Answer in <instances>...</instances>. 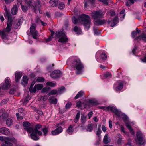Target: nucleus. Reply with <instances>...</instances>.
Returning a JSON list of instances; mask_svg holds the SVG:
<instances>
[{
	"mask_svg": "<svg viewBox=\"0 0 146 146\" xmlns=\"http://www.w3.org/2000/svg\"><path fill=\"white\" fill-rule=\"evenodd\" d=\"M22 76V72H15V80L16 82H17L19 81Z\"/></svg>",
	"mask_w": 146,
	"mask_h": 146,
	"instance_id": "393cba45",
	"label": "nucleus"
},
{
	"mask_svg": "<svg viewBox=\"0 0 146 146\" xmlns=\"http://www.w3.org/2000/svg\"><path fill=\"white\" fill-rule=\"evenodd\" d=\"M106 21L105 20H97L94 22V24L95 25L98 26L101 25L106 23Z\"/></svg>",
	"mask_w": 146,
	"mask_h": 146,
	"instance_id": "b1692460",
	"label": "nucleus"
},
{
	"mask_svg": "<svg viewBox=\"0 0 146 146\" xmlns=\"http://www.w3.org/2000/svg\"><path fill=\"white\" fill-rule=\"evenodd\" d=\"M74 31L76 32L77 34H79L81 32V29L78 28L77 26H75L73 29Z\"/></svg>",
	"mask_w": 146,
	"mask_h": 146,
	"instance_id": "c9c22d12",
	"label": "nucleus"
},
{
	"mask_svg": "<svg viewBox=\"0 0 146 146\" xmlns=\"http://www.w3.org/2000/svg\"><path fill=\"white\" fill-rule=\"evenodd\" d=\"M25 1V2L26 3V4L27 5V6L28 7L30 6L31 5H32V2L30 1H29V2L28 1V0H24Z\"/></svg>",
	"mask_w": 146,
	"mask_h": 146,
	"instance_id": "0e129e2a",
	"label": "nucleus"
},
{
	"mask_svg": "<svg viewBox=\"0 0 146 146\" xmlns=\"http://www.w3.org/2000/svg\"><path fill=\"white\" fill-rule=\"evenodd\" d=\"M41 127L42 126L41 125L37 124L35 126V128L33 127V129L36 131V134L34 136L36 137H36H38L37 138V139H33V140L35 141L37 140L39 138L38 136L42 135V132L41 131H39L38 130V129H40Z\"/></svg>",
	"mask_w": 146,
	"mask_h": 146,
	"instance_id": "f8f14e48",
	"label": "nucleus"
},
{
	"mask_svg": "<svg viewBox=\"0 0 146 146\" xmlns=\"http://www.w3.org/2000/svg\"><path fill=\"white\" fill-rule=\"evenodd\" d=\"M111 76V74L109 72H107L104 75V77L106 78H110Z\"/></svg>",
	"mask_w": 146,
	"mask_h": 146,
	"instance_id": "49530a36",
	"label": "nucleus"
},
{
	"mask_svg": "<svg viewBox=\"0 0 146 146\" xmlns=\"http://www.w3.org/2000/svg\"><path fill=\"white\" fill-rule=\"evenodd\" d=\"M49 102L51 104H55L57 103V99L54 97H50L49 99Z\"/></svg>",
	"mask_w": 146,
	"mask_h": 146,
	"instance_id": "bb28decb",
	"label": "nucleus"
},
{
	"mask_svg": "<svg viewBox=\"0 0 146 146\" xmlns=\"http://www.w3.org/2000/svg\"><path fill=\"white\" fill-rule=\"evenodd\" d=\"M9 80V78L7 77L5 79V83L1 84V86L3 90H7L10 87L11 85Z\"/></svg>",
	"mask_w": 146,
	"mask_h": 146,
	"instance_id": "ddd939ff",
	"label": "nucleus"
},
{
	"mask_svg": "<svg viewBox=\"0 0 146 146\" xmlns=\"http://www.w3.org/2000/svg\"><path fill=\"white\" fill-rule=\"evenodd\" d=\"M84 93V92L82 91H81L78 93L77 95L74 98L75 99H78L79 97H81L83 95Z\"/></svg>",
	"mask_w": 146,
	"mask_h": 146,
	"instance_id": "58836bf2",
	"label": "nucleus"
},
{
	"mask_svg": "<svg viewBox=\"0 0 146 146\" xmlns=\"http://www.w3.org/2000/svg\"><path fill=\"white\" fill-rule=\"evenodd\" d=\"M36 81L39 82H44V78L42 77H38L36 79Z\"/></svg>",
	"mask_w": 146,
	"mask_h": 146,
	"instance_id": "8fccbe9b",
	"label": "nucleus"
},
{
	"mask_svg": "<svg viewBox=\"0 0 146 146\" xmlns=\"http://www.w3.org/2000/svg\"><path fill=\"white\" fill-rule=\"evenodd\" d=\"M65 6L64 4L63 3L61 2L59 3L58 7L60 10H62L64 8Z\"/></svg>",
	"mask_w": 146,
	"mask_h": 146,
	"instance_id": "a18cd8bd",
	"label": "nucleus"
},
{
	"mask_svg": "<svg viewBox=\"0 0 146 146\" xmlns=\"http://www.w3.org/2000/svg\"><path fill=\"white\" fill-rule=\"evenodd\" d=\"M109 111L110 110L111 111L114 112L117 116H120L121 111L117 110L116 108L114 106H108Z\"/></svg>",
	"mask_w": 146,
	"mask_h": 146,
	"instance_id": "f3484780",
	"label": "nucleus"
},
{
	"mask_svg": "<svg viewBox=\"0 0 146 146\" xmlns=\"http://www.w3.org/2000/svg\"><path fill=\"white\" fill-rule=\"evenodd\" d=\"M24 19L23 18H21L20 19H18L17 21V23L16 25L17 26L16 27V28H17L19 26L21 25L23 23Z\"/></svg>",
	"mask_w": 146,
	"mask_h": 146,
	"instance_id": "ea45409f",
	"label": "nucleus"
},
{
	"mask_svg": "<svg viewBox=\"0 0 146 146\" xmlns=\"http://www.w3.org/2000/svg\"><path fill=\"white\" fill-rule=\"evenodd\" d=\"M93 31L94 34L96 35L99 34L100 33L98 31L96 27H94L93 28Z\"/></svg>",
	"mask_w": 146,
	"mask_h": 146,
	"instance_id": "13d9d810",
	"label": "nucleus"
},
{
	"mask_svg": "<svg viewBox=\"0 0 146 146\" xmlns=\"http://www.w3.org/2000/svg\"><path fill=\"white\" fill-rule=\"evenodd\" d=\"M62 73L59 70H56L53 71L50 74V76L52 78H55L61 76Z\"/></svg>",
	"mask_w": 146,
	"mask_h": 146,
	"instance_id": "2eb2a0df",
	"label": "nucleus"
},
{
	"mask_svg": "<svg viewBox=\"0 0 146 146\" xmlns=\"http://www.w3.org/2000/svg\"><path fill=\"white\" fill-rule=\"evenodd\" d=\"M72 105V104L70 102H68L65 106V108L66 110H68L71 107Z\"/></svg>",
	"mask_w": 146,
	"mask_h": 146,
	"instance_id": "5fc2aeb1",
	"label": "nucleus"
},
{
	"mask_svg": "<svg viewBox=\"0 0 146 146\" xmlns=\"http://www.w3.org/2000/svg\"><path fill=\"white\" fill-rule=\"evenodd\" d=\"M28 82V77L25 76H24L22 79L21 83L22 85L25 86L27 85Z\"/></svg>",
	"mask_w": 146,
	"mask_h": 146,
	"instance_id": "5701e85b",
	"label": "nucleus"
},
{
	"mask_svg": "<svg viewBox=\"0 0 146 146\" xmlns=\"http://www.w3.org/2000/svg\"><path fill=\"white\" fill-rule=\"evenodd\" d=\"M23 126L25 127L24 129L28 133H30V136L32 139H37V137H35L34 136L36 134V130L33 129L32 127H29L30 126V123L28 122H24L23 123Z\"/></svg>",
	"mask_w": 146,
	"mask_h": 146,
	"instance_id": "7ed1b4c3",
	"label": "nucleus"
},
{
	"mask_svg": "<svg viewBox=\"0 0 146 146\" xmlns=\"http://www.w3.org/2000/svg\"><path fill=\"white\" fill-rule=\"evenodd\" d=\"M59 0H50L49 3L53 7H55L57 5L58 2Z\"/></svg>",
	"mask_w": 146,
	"mask_h": 146,
	"instance_id": "cd10ccee",
	"label": "nucleus"
},
{
	"mask_svg": "<svg viewBox=\"0 0 146 146\" xmlns=\"http://www.w3.org/2000/svg\"><path fill=\"white\" fill-rule=\"evenodd\" d=\"M29 96L28 95L26 98L25 99L24 101V103L25 104H26L28 102L29 100H30V98H29Z\"/></svg>",
	"mask_w": 146,
	"mask_h": 146,
	"instance_id": "052dcab7",
	"label": "nucleus"
},
{
	"mask_svg": "<svg viewBox=\"0 0 146 146\" xmlns=\"http://www.w3.org/2000/svg\"><path fill=\"white\" fill-rule=\"evenodd\" d=\"M103 141L104 144H107L111 141V139L109 137L108 134H106L103 139Z\"/></svg>",
	"mask_w": 146,
	"mask_h": 146,
	"instance_id": "a878e982",
	"label": "nucleus"
},
{
	"mask_svg": "<svg viewBox=\"0 0 146 146\" xmlns=\"http://www.w3.org/2000/svg\"><path fill=\"white\" fill-rule=\"evenodd\" d=\"M104 15L103 12L101 10H99L93 12L92 13L91 16L94 19H97L103 17Z\"/></svg>",
	"mask_w": 146,
	"mask_h": 146,
	"instance_id": "1a4fd4ad",
	"label": "nucleus"
},
{
	"mask_svg": "<svg viewBox=\"0 0 146 146\" xmlns=\"http://www.w3.org/2000/svg\"><path fill=\"white\" fill-rule=\"evenodd\" d=\"M86 104L85 102H84L82 103L80 101H79L77 103L76 106L79 108L84 109L86 107Z\"/></svg>",
	"mask_w": 146,
	"mask_h": 146,
	"instance_id": "4be33fe9",
	"label": "nucleus"
},
{
	"mask_svg": "<svg viewBox=\"0 0 146 146\" xmlns=\"http://www.w3.org/2000/svg\"><path fill=\"white\" fill-rule=\"evenodd\" d=\"M84 93V92L82 91H81L78 93L77 95L74 98L75 99H78L79 97H81L83 95Z\"/></svg>",
	"mask_w": 146,
	"mask_h": 146,
	"instance_id": "4c0bfd02",
	"label": "nucleus"
},
{
	"mask_svg": "<svg viewBox=\"0 0 146 146\" xmlns=\"http://www.w3.org/2000/svg\"><path fill=\"white\" fill-rule=\"evenodd\" d=\"M101 132V131L100 129H98L96 135H97L98 137H100V133Z\"/></svg>",
	"mask_w": 146,
	"mask_h": 146,
	"instance_id": "774afa93",
	"label": "nucleus"
},
{
	"mask_svg": "<svg viewBox=\"0 0 146 146\" xmlns=\"http://www.w3.org/2000/svg\"><path fill=\"white\" fill-rule=\"evenodd\" d=\"M136 31H133L131 34L133 38H134L136 35L137 34H139L140 32V30H139L137 28L136 29Z\"/></svg>",
	"mask_w": 146,
	"mask_h": 146,
	"instance_id": "f704fd0d",
	"label": "nucleus"
},
{
	"mask_svg": "<svg viewBox=\"0 0 146 146\" xmlns=\"http://www.w3.org/2000/svg\"><path fill=\"white\" fill-rule=\"evenodd\" d=\"M74 125H71L69 126L66 131V132L68 134L72 135L74 131Z\"/></svg>",
	"mask_w": 146,
	"mask_h": 146,
	"instance_id": "412c9836",
	"label": "nucleus"
},
{
	"mask_svg": "<svg viewBox=\"0 0 146 146\" xmlns=\"http://www.w3.org/2000/svg\"><path fill=\"white\" fill-rule=\"evenodd\" d=\"M18 111L20 113L21 115H24V113H23V108H19L18 109Z\"/></svg>",
	"mask_w": 146,
	"mask_h": 146,
	"instance_id": "680f3d73",
	"label": "nucleus"
},
{
	"mask_svg": "<svg viewBox=\"0 0 146 146\" xmlns=\"http://www.w3.org/2000/svg\"><path fill=\"white\" fill-rule=\"evenodd\" d=\"M5 143H3L1 146H12L13 144L6 139L5 140Z\"/></svg>",
	"mask_w": 146,
	"mask_h": 146,
	"instance_id": "2f4dec72",
	"label": "nucleus"
},
{
	"mask_svg": "<svg viewBox=\"0 0 146 146\" xmlns=\"http://www.w3.org/2000/svg\"><path fill=\"white\" fill-rule=\"evenodd\" d=\"M79 20L80 23L83 24L85 28L88 30L90 27L91 23V20L88 15L83 14L79 18Z\"/></svg>",
	"mask_w": 146,
	"mask_h": 146,
	"instance_id": "f03ea898",
	"label": "nucleus"
},
{
	"mask_svg": "<svg viewBox=\"0 0 146 146\" xmlns=\"http://www.w3.org/2000/svg\"><path fill=\"white\" fill-rule=\"evenodd\" d=\"M58 93V92L57 90H52L49 93L48 95L49 96H50L52 95H55L57 93Z\"/></svg>",
	"mask_w": 146,
	"mask_h": 146,
	"instance_id": "3c124183",
	"label": "nucleus"
},
{
	"mask_svg": "<svg viewBox=\"0 0 146 146\" xmlns=\"http://www.w3.org/2000/svg\"><path fill=\"white\" fill-rule=\"evenodd\" d=\"M86 117L84 115H82L81 117V122L83 123H84L86 121Z\"/></svg>",
	"mask_w": 146,
	"mask_h": 146,
	"instance_id": "6e6d98bb",
	"label": "nucleus"
},
{
	"mask_svg": "<svg viewBox=\"0 0 146 146\" xmlns=\"http://www.w3.org/2000/svg\"><path fill=\"white\" fill-rule=\"evenodd\" d=\"M118 18L117 16H116L113 20L111 26V27H113L118 23Z\"/></svg>",
	"mask_w": 146,
	"mask_h": 146,
	"instance_id": "7c9ffc66",
	"label": "nucleus"
},
{
	"mask_svg": "<svg viewBox=\"0 0 146 146\" xmlns=\"http://www.w3.org/2000/svg\"><path fill=\"white\" fill-rule=\"evenodd\" d=\"M46 84L47 85L50 86L52 87H54L56 85V84L54 83L50 82H47L46 83Z\"/></svg>",
	"mask_w": 146,
	"mask_h": 146,
	"instance_id": "603ef678",
	"label": "nucleus"
},
{
	"mask_svg": "<svg viewBox=\"0 0 146 146\" xmlns=\"http://www.w3.org/2000/svg\"><path fill=\"white\" fill-rule=\"evenodd\" d=\"M4 8L5 13L4 15L5 18L8 19V21H12L11 16L9 10H8L5 7Z\"/></svg>",
	"mask_w": 146,
	"mask_h": 146,
	"instance_id": "dca6fc26",
	"label": "nucleus"
},
{
	"mask_svg": "<svg viewBox=\"0 0 146 146\" xmlns=\"http://www.w3.org/2000/svg\"><path fill=\"white\" fill-rule=\"evenodd\" d=\"M141 39L144 41L146 42V34H142L137 38V39Z\"/></svg>",
	"mask_w": 146,
	"mask_h": 146,
	"instance_id": "473e14b6",
	"label": "nucleus"
},
{
	"mask_svg": "<svg viewBox=\"0 0 146 146\" xmlns=\"http://www.w3.org/2000/svg\"><path fill=\"white\" fill-rule=\"evenodd\" d=\"M100 1L102 2L103 4L106 5H108V2L109 0H99Z\"/></svg>",
	"mask_w": 146,
	"mask_h": 146,
	"instance_id": "e2e57ef3",
	"label": "nucleus"
},
{
	"mask_svg": "<svg viewBox=\"0 0 146 146\" xmlns=\"http://www.w3.org/2000/svg\"><path fill=\"white\" fill-rule=\"evenodd\" d=\"M69 59L72 60H74L72 67L75 68L76 73L79 74L81 73L84 69V66L80 59L77 58L75 56L71 57Z\"/></svg>",
	"mask_w": 146,
	"mask_h": 146,
	"instance_id": "f257e3e1",
	"label": "nucleus"
},
{
	"mask_svg": "<svg viewBox=\"0 0 146 146\" xmlns=\"http://www.w3.org/2000/svg\"><path fill=\"white\" fill-rule=\"evenodd\" d=\"M40 20H41L40 18L38 16L36 17L35 19V22L38 23H40Z\"/></svg>",
	"mask_w": 146,
	"mask_h": 146,
	"instance_id": "338daca9",
	"label": "nucleus"
},
{
	"mask_svg": "<svg viewBox=\"0 0 146 146\" xmlns=\"http://www.w3.org/2000/svg\"><path fill=\"white\" fill-rule=\"evenodd\" d=\"M109 108H110V107H108V106L106 107L105 106H103L99 107L100 108L105 111H109Z\"/></svg>",
	"mask_w": 146,
	"mask_h": 146,
	"instance_id": "4d7b16f0",
	"label": "nucleus"
},
{
	"mask_svg": "<svg viewBox=\"0 0 146 146\" xmlns=\"http://www.w3.org/2000/svg\"><path fill=\"white\" fill-rule=\"evenodd\" d=\"M40 2L37 1L36 2L35 6H33L32 7V10L36 13H42V12L40 9Z\"/></svg>",
	"mask_w": 146,
	"mask_h": 146,
	"instance_id": "9b49d317",
	"label": "nucleus"
},
{
	"mask_svg": "<svg viewBox=\"0 0 146 146\" xmlns=\"http://www.w3.org/2000/svg\"><path fill=\"white\" fill-rule=\"evenodd\" d=\"M100 54V52L98 51L97 52L96 55V57L97 61L100 62H102V61L105 60L107 58V56L104 53H103L101 55V57L99 59L98 58Z\"/></svg>",
	"mask_w": 146,
	"mask_h": 146,
	"instance_id": "4468645a",
	"label": "nucleus"
},
{
	"mask_svg": "<svg viewBox=\"0 0 146 146\" xmlns=\"http://www.w3.org/2000/svg\"><path fill=\"white\" fill-rule=\"evenodd\" d=\"M136 137L135 141L137 144L141 145L144 144L145 141L144 135L141 131H139L137 132Z\"/></svg>",
	"mask_w": 146,
	"mask_h": 146,
	"instance_id": "0eeeda50",
	"label": "nucleus"
},
{
	"mask_svg": "<svg viewBox=\"0 0 146 146\" xmlns=\"http://www.w3.org/2000/svg\"><path fill=\"white\" fill-rule=\"evenodd\" d=\"M124 81H119L116 83V84L117 86L115 88V90L117 91H119L121 90L123 88V84Z\"/></svg>",
	"mask_w": 146,
	"mask_h": 146,
	"instance_id": "6ab92c4d",
	"label": "nucleus"
},
{
	"mask_svg": "<svg viewBox=\"0 0 146 146\" xmlns=\"http://www.w3.org/2000/svg\"><path fill=\"white\" fill-rule=\"evenodd\" d=\"M42 130L43 132V135L44 136H46L48 132V129L46 128H43L42 129Z\"/></svg>",
	"mask_w": 146,
	"mask_h": 146,
	"instance_id": "de8ad7c7",
	"label": "nucleus"
},
{
	"mask_svg": "<svg viewBox=\"0 0 146 146\" xmlns=\"http://www.w3.org/2000/svg\"><path fill=\"white\" fill-rule=\"evenodd\" d=\"M86 129L87 131L91 132L93 129V125L92 124L88 125Z\"/></svg>",
	"mask_w": 146,
	"mask_h": 146,
	"instance_id": "a19ab883",
	"label": "nucleus"
},
{
	"mask_svg": "<svg viewBox=\"0 0 146 146\" xmlns=\"http://www.w3.org/2000/svg\"><path fill=\"white\" fill-rule=\"evenodd\" d=\"M21 5V7L23 11L24 12H25L28 10V8L26 6H24L20 3Z\"/></svg>",
	"mask_w": 146,
	"mask_h": 146,
	"instance_id": "09e8293b",
	"label": "nucleus"
},
{
	"mask_svg": "<svg viewBox=\"0 0 146 146\" xmlns=\"http://www.w3.org/2000/svg\"><path fill=\"white\" fill-rule=\"evenodd\" d=\"M49 88L47 87L44 88L42 90L41 92L42 93H47L49 90Z\"/></svg>",
	"mask_w": 146,
	"mask_h": 146,
	"instance_id": "864d4df0",
	"label": "nucleus"
},
{
	"mask_svg": "<svg viewBox=\"0 0 146 146\" xmlns=\"http://www.w3.org/2000/svg\"><path fill=\"white\" fill-rule=\"evenodd\" d=\"M36 25L33 23L30 28V34L35 39H37L39 36L38 33L36 30Z\"/></svg>",
	"mask_w": 146,
	"mask_h": 146,
	"instance_id": "6e6552de",
	"label": "nucleus"
},
{
	"mask_svg": "<svg viewBox=\"0 0 146 146\" xmlns=\"http://www.w3.org/2000/svg\"><path fill=\"white\" fill-rule=\"evenodd\" d=\"M62 128L61 127H59L56 128L54 130L52 131L51 133L53 135H56L62 132Z\"/></svg>",
	"mask_w": 146,
	"mask_h": 146,
	"instance_id": "a211bd4d",
	"label": "nucleus"
},
{
	"mask_svg": "<svg viewBox=\"0 0 146 146\" xmlns=\"http://www.w3.org/2000/svg\"><path fill=\"white\" fill-rule=\"evenodd\" d=\"M73 23L75 24H76L78 22L77 19L74 16L72 18Z\"/></svg>",
	"mask_w": 146,
	"mask_h": 146,
	"instance_id": "bf43d9fd",
	"label": "nucleus"
},
{
	"mask_svg": "<svg viewBox=\"0 0 146 146\" xmlns=\"http://www.w3.org/2000/svg\"><path fill=\"white\" fill-rule=\"evenodd\" d=\"M43 87V85L41 84H38L35 85L33 88V85H31L29 88V90L31 93H35L36 92V90H40Z\"/></svg>",
	"mask_w": 146,
	"mask_h": 146,
	"instance_id": "9d476101",
	"label": "nucleus"
},
{
	"mask_svg": "<svg viewBox=\"0 0 146 146\" xmlns=\"http://www.w3.org/2000/svg\"><path fill=\"white\" fill-rule=\"evenodd\" d=\"M80 111H78L76 114V115L75 119H74V121L76 123H77L80 118Z\"/></svg>",
	"mask_w": 146,
	"mask_h": 146,
	"instance_id": "e433bc0d",
	"label": "nucleus"
},
{
	"mask_svg": "<svg viewBox=\"0 0 146 146\" xmlns=\"http://www.w3.org/2000/svg\"><path fill=\"white\" fill-rule=\"evenodd\" d=\"M65 90V88L64 87H62L58 89V94H61L63 93Z\"/></svg>",
	"mask_w": 146,
	"mask_h": 146,
	"instance_id": "c03bdc74",
	"label": "nucleus"
},
{
	"mask_svg": "<svg viewBox=\"0 0 146 146\" xmlns=\"http://www.w3.org/2000/svg\"><path fill=\"white\" fill-rule=\"evenodd\" d=\"M6 123L7 125L8 126H9L12 125L13 121L11 119L9 118L6 120Z\"/></svg>",
	"mask_w": 146,
	"mask_h": 146,
	"instance_id": "79ce46f5",
	"label": "nucleus"
},
{
	"mask_svg": "<svg viewBox=\"0 0 146 146\" xmlns=\"http://www.w3.org/2000/svg\"><path fill=\"white\" fill-rule=\"evenodd\" d=\"M121 131L123 133L125 134H126L127 133V132L125 131V129L124 127L122 125H121Z\"/></svg>",
	"mask_w": 146,
	"mask_h": 146,
	"instance_id": "69168bd1",
	"label": "nucleus"
},
{
	"mask_svg": "<svg viewBox=\"0 0 146 146\" xmlns=\"http://www.w3.org/2000/svg\"><path fill=\"white\" fill-rule=\"evenodd\" d=\"M56 36L57 38H59V42L64 43L68 42V39L63 31H57L56 32Z\"/></svg>",
	"mask_w": 146,
	"mask_h": 146,
	"instance_id": "423d86ee",
	"label": "nucleus"
},
{
	"mask_svg": "<svg viewBox=\"0 0 146 146\" xmlns=\"http://www.w3.org/2000/svg\"><path fill=\"white\" fill-rule=\"evenodd\" d=\"M4 109H1V110L0 111V113L2 112V117L3 119H5L8 117V114H7L3 113V112L4 111Z\"/></svg>",
	"mask_w": 146,
	"mask_h": 146,
	"instance_id": "37998d69",
	"label": "nucleus"
},
{
	"mask_svg": "<svg viewBox=\"0 0 146 146\" xmlns=\"http://www.w3.org/2000/svg\"><path fill=\"white\" fill-rule=\"evenodd\" d=\"M48 97L47 96H41V97L39 98L38 100V101H46L48 99Z\"/></svg>",
	"mask_w": 146,
	"mask_h": 146,
	"instance_id": "72a5a7b5",
	"label": "nucleus"
},
{
	"mask_svg": "<svg viewBox=\"0 0 146 146\" xmlns=\"http://www.w3.org/2000/svg\"><path fill=\"white\" fill-rule=\"evenodd\" d=\"M0 132L5 135H9L10 134L9 129L5 127L0 128Z\"/></svg>",
	"mask_w": 146,
	"mask_h": 146,
	"instance_id": "aec40b11",
	"label": "nucleus"
},
{
	"mask_svg": "<svg viewBox=\"0 0 146 146\" xmlns=\"http://www.w3.org/2000/svg\"><path fill=\"white\" fill-rule=\"evenodd\" d=\"M89 106H92L95 105L97 104V101L94 99L89 100Z\"/></svg>",
	"mask_w": 146,
	"mask_h": 146,
	"instance_id": "c756f323",
	"label": "nucleus"
},
{
	"mask_svg": "<svg viewBox=\"0 0 146 146\" xmlns=\"http://www.w3.org/2000/svg\"><path fill=\"white\" fill-rule=\"evenodd\" d=\"M11 13L13 15H16L18 11V9L16 5L13 6L11 9Z\"/></svg>",
	"mask_w": 146,
	"mask_h": 146,
	"instance_id": "c85d7f7f",
	"label": "nucleus"
},
{
	"mask_svg": "<svg viewBox=\"0 0 146 146\" xmlns=\"http://www.w3.org/2000/svg\"><path fill=\"white\" fill-rule=\"evenodd\" d=\"M12 25V21H8L7 23V27L1 33L2 38L3 39L4 41L5 42L7 43L6 40H8V37L5 32L9 33L10 32L11 28Z\"/></svg>",
	"mask_w": 146,
	"mask_h": 146,
	"instance_id": "39448f33",
	"label": "nucleus"
},
{
	"mask_svg": "<svg viewBox=\"0 0 146 146\" xmlns=\"http://www.w3.org/2000/svg\"><path fill=\"white\" fill-rule=\"evenodd\" d=\"M118 117H121L122 118L124 122L125 123L126 127L128 128L131 134L133 135H134L135 134V133L133 129L131 127V126L133 125V123L130 122L129 118L124 113H122L121 112L120 116Z\"/></svg>",
	"mask_w": 146,
	"mask_h": 146,
	"instance_id": "20e7f679",
	"label": "nucleus"
}]
</instances>
